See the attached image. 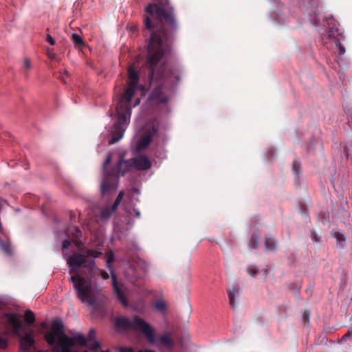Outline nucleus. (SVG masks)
<instances>
[{
	"label": "nucleus",
	"mask_w": 352,
	"mask_h": 352,
	"mask_svg": "<svg viewBox=\"0 0 352 352\" xmlns=\"http://www.w3.org/2000/svg\"><path fill=\"white\" fill-rule=\"evenodd\" d=\"M52 330L45 335V340L50 345L57 343L59 349L56 352H73L72 347L76 345L87 346L91 350H97L100 348V343L95 341L93 344L87 343L96 338L94 329H90L87 340L82 333H78L73 337H69L64 333V325L60 320L52 322Z\"/></svg>",
	"instance_id": "nucleus-1"
},
{
	"label": "nucleus",
	"mask_w": 352,
	"mask_h": 352,
	"mask_svg": "<svg viewBox=\"0 0 352 352\" xmlns=\"http://www.w3.org/2000/svg\"><path fill=\"white\" fill-rule=\"evenodd\" d=\"M128 73V87L122 94L116 108L118 123L115 128L116 131L118 130V135H114L109 140V144H115L122 139L124 135L123 127L128 124L130 121L131 109L138 105L140 102V99L137 98L134 104L131 105V100L135 94V87L139 82V76L132 67L129 68Z\"/></svg>",
	"instance_id": "nucleus-2"
},
{
	"label": "nucleus",
	"mask_w": 352,
	"mask_h": 352,
	"mask_svg": "<svg viewBox=\"0 0 352 352\" xmlns=\"http://www.w3.org/2000/svg\"><path fill=\"white\" fill-rule=\"evenodd\" d=\"M116 328L118 330L133 329L140 332L145 335L150 343L157 344L160 346L170 348L173 345L170 334L165 333L157 340L155 329L139 316H135L131 320L124 317L118 318L116 320Z\"/></svg>",
	"instance_id": "nucleus-3"
},
{
	"label": "nucleus",
	"mask_w": 352,
	"mask_h": 352,
	"mask_svg": "<svg viewBox=\"0 0 352 352\" xmlns=\"http://www.w3.org/2000/svg\"><path fill=\"white\" fill-rule=\"evenodd\" d=\"M168 50L167 43L162 39L157 32H153L148 43V59L146 65L149 69V77L151 81L160 77L163 72V57Z\"/></svg>",
	"instance_id": "nucleus-4"
},
{
	"label": "nucleus",
	"mask_w": 352,
	"mask_h": 352,
	"mask_svg": "<svg viewBox=\"0 0 352 352\" xmlns=\"http://www.w3.org/2000/svg\"><path fill=\"white\" fill-rule=\"evenodd\" d=\"M71 280L76 290L77 296L81 302L94 305L97 299L98 292L91 287V282L79 275L72 276Z\"/></svg>",
	"instance_id": "nucleus-5"
},
{
	"label": "nucleus",
	"mask_w": 352,
	"mask_h": 352,
	"mask_svg": "<svg viewBox=\"0 0 352 352\" xmlns=\"http://www.w3.org/2000/svg\"><path fill=\"white\" fill-rule=\"evenodd\" d=\"M5 320L12 327V333L20 338L21 348L23 350H28L34 344V338L31 334H26L24 337L21 336L23 327L20 316L8 314L6 315Z\"/></svg>",
	"instance_id": "nucleus-6"
},
{
	"label": "nucleus",
	"mask_w": 352,
	"mask_h": 352,
	"mask_svg": "<svg viewBox=\"0 0 352 352\" xmlns=\"http://www.w3.org/2000/svg\"><path fill=\"white\" fill-rule=\"evenodd\" d=\"M163 8L156 4L150 3L145 9V11L153 18L162 20L169 24L173 28L176 26L173 9L169 6V0H164Z\"/></svg>",
	"instance_id": "nucleus-7"
},
{
	"label": "nucleus",
	"mask_w": 352,
	"mask_h": 352,
	"mask_svg": "<svg viewBox=\"0 0 352 352\" xmlns=\"http://www.w3.org/2000/svg\"><path fill=\"white\" fill-rule=\"evenodd\" d=\"M102 253L98 251L94 250H89L87 252V255L81 254H76L70 256L67 259V263L69 265L71 270H76L79 269L82 265L85 266H90L91 267L95 263L94 260L87 261V256H92L94 258H98Z\"/></svg>",
	"instance_id": "nucleus-8"
},
{
	"label": "nucleus",
	"mask_w": 352,
	"mask_h": 352,
	"mask_svg": "<svg viewBox=\"0 0 352 352\" xmlns=\"http://www.w3.org/2000/svg\"><path fill=\"white\" fill-rule=\"evenodd\" d=\"M120 166H133L136 169L139 170H148L151 166V162L148 157L146 155H140L132 160L125 161L120 163Z\"/></svg>",
	"instance_id": "nucleus-9"
},
{
	"label": "nucleus",
	"mask_w": 352,
	"mask_h": 352,
	"mask_svg": "<svg viewBox=\"0 0 352 352\" xmlns=\"http://www.w3.org/2000/svg\"><path fill=\"white\" fill-rule=\"evenodd\" d=\"M113 255L111 253H110L107 256V265L108 268L111 270L112 281H113V283H112L113 287L114 292H116V296H117L118 298L119 299V300L122 302V304L124 306L126 307L128 305V303H127L125 292L124 291H122L120 288L118 287V283H117V280H116V276L113 274L112 270H111V263L113 261Z\"/></svg>",
	"instance_id": "nucleus-10"
},
{
	"label": "nucleus",
	"mask_w": 352,
	"mask_h": 352,
	"mask_svg": "<svg viewBox=\"0 0 352 352\" xmlns=\"http://www.w3.org/2000/svg\"><path fill=\"white\" fill-rule=\"evenodd\" d=\"M157 131V129L153 126L152 131H150L148 134L142 137L136 144V150L140 151L146 148L150 144L153 136Z\"/></svg>",
	"instance_id": "nucleus-11"
},
{
	"label": "nucleus",
	"mask_w": 352,
	"mask_h": 352,
	"mask_svg": "<svg viewBox=\"0 0 352 352\" xmlns=\"http://www.w3.org/2000/svg\"><path fill=\"white\" fill-rule=\"evenodd\" d=\"M150 98L155 100L157 103H165L168 101V98L164 95L162 87H157L151 94Z\"/></svg>",
	"instance_id": "nucleus-12"
},
{
	"label": "nucleus",
	"mask_w": 352,
	"mask_h": 352,
	"mask_svg": "<svg viewBox=\"0 0 352 352\" xmlns=\"http://www.w3.org/2000/svg\"><path fill=\"white\" fill-rule=\"evenodd\" d=\"M333 236L336 239L338 245L342 246L344 244L345 237L344 234L339 230H333Z\"/></svg>",
	"instance_id": "nucleus-13"
},
{
	"label": "nucleus",
	"mask_w": 352,
	"mask_h": 352,
	"mask_svg": "<svg viewBox=\"0 0 352 352\" xmlns=\"http://www.w3.org/2000/svg\"><path fill=\"white\" fill-rule=\"evenodd\" d=\"M72 40L76 45L78 47H82L85 45L83 39L81 36L77 34H73L72 36Z\"/></svg>",
	"instance_id": "nucleus-14"
},
{
	"label": "nucleus",
	"mask_w": 352,
	"mask_h": 352,
	"mask_svg": "<svg viewBox=\"0 0 352 352\" xmlns=\"http://www.w3.org/2000/svg\"><path fill=\"white\" fill-rule=\"evenodd\" d=\"M111 210H113V206L111 207H107L104 208L101 212V217L102 219L109 218L111 216V214L116 211Z\"/></svg>",
	"instance_id": "nucleus-15"
},
{
	"label": "nucleus",
	"mask_w": 352,
	"mask_h": 352,
	"mask_svg": "<svg viewBox=\"0 0 352 352\" xmlns=\"http://www.w3.org/2000/svg\"><path fill=\"white\" fill-rule=\"evenodd\" d=\"M24 318H25V320L28 323H30V324L33 323L34 322V320H35L34 314L30 310H28V311H25Z\"/></svg>",
	"instance_id": "nucleus-16"
},
{
	"label": "nucleus",
	"mask_w": 352,
	"mask_h": 352,
	"mask_svg": "<svg viewBox=\"0 0 352 352\" xmlns=\"http://www.w3.org/2000/svg\"><path fill=\"white\" fill-rule=\"evenodd\" d=\"M154 307L155 309H157L158 311H160L162 313H164V311L166 309V304L165 303V302H164L162 300L157 301L154 304Z\"/></svg>",
	"instance_id": "nucleus-17"
},
{
	"label": "nucleus",
	"mask_w": 352,
	"mask_h": 352,
	"mask_svg": "<svg viewBox=\"0 0 352 352\" xmlns=\"http://www.w3.org/2000/svg\"><path fill=\"white\" fill-rule=\"evenodd\" d=\"M249 246L253 249L257 248L258 246V236L257 234H253L250 242Z\"/></svg>",
	"instance_id": "nucleus-18"
},
{
	"label": "nucleus",
	"mask_w": 352,
	"mask_h": 352,
	"mask_svg": "<svg viewBox=\"0 0 352 352\" xmlns=\"http://www.w3.org/2000/svg\"><path fill=\"white\" fill-rule=\"evenodd\" d=\"M0 245L1 247L2 250L6 253L7 254H11L12 248L10 244L9 243H4L2 240L0 239Z\"/></svg>",
	"instance_id": "nucleus-19"
},
{
	"label": "nucleus",
	"mask_w": 352,
	"mask_h": 352,
	"mask_svg": "<svg viewBox=\"0 0 352 352\" xmlns=\"http://www.w3.org/2000/svg\"><path fill=\"white\" fill-rule=\"evenodd\" d=\"M265 246L268 250H274L276 248L274 240L272 238H266Z\"/></svg>",
	"instance_id": "nucleus-20"
},
{
	"label": "nucleus",
	"mask_w": 352,
	"mask_h": 352,
	"mask_svg": "<svg viewBox=\"0 0 352 352\" xmlns=\"http://www.w3.org/2000/svg\"><path fill=\"white\" fill-rule=\"evenodd\" d=\"M123 197H124V192L122 191H120L113 205V210H116L118 206L120 205V202L122 201V199H123Z\"/></svg>",
	"instance_id": "nucleus-21"
},
{
	"label": "nucleus",
	"mask_w": 352,
	"mask_h": 352,
	"mask_svg": "<svg viewBox=\"0 0 352 352\" xmlns=\"http://www.w3.org/2000/svg\"><path fill=\"white\" fill-rule=\"evenodd\" d=\"M228 297H229V300H230V305L234 307L236 305L235 300H234V298H235V290H234V289H232V290H230V292L228 293Z\"/></svg>",
	"instance_id": "nucleus-22"
},
{
	"label": "nucleus",
	"mask_w": 352,
	"mask_h": 352,
	"mask_svg": "<svg viewBox=\"0 0 352 352\" xmlns=\"http://www.w3.org/2000/svg\"><path fill=\"white\" fill-rule=\"evenodd\" d=\"M110 188H111V186L109 185L107 182H103L102 183V184H101V192H102V194H104Z\"/></svg>",
	"instance_id": "nucleus-23"
},
{
	"label": "nucleus",
	"mask_w": 352,
	"mask_h": 352,
	"mask_svg": "<svg viewBox=\"0 0 352 352\" xmlns=\"http://www.w3.org/2000/svg\"><path fill=\"white\" fill-rule=\"evenodd\" d=\"M8 346V340L0 337V349H6Z\"/></svg>",
	"instance_id": "nucleus-24"
},
{
	"label": "nucleus",
	"mask_w": 352,
	"mask_h": 352,
	"mask_svg": "<svg viewBox=\"0 0 352 352\" xmlns=\"http://www.w3.org/2000/svg\"><path fill=\"white\" fill-rule=\"evenodd\" d=\"M144 22H145V26H146V29L151 30H152V23H151V19H150V17L149 16L146 17Z\"/></svg>",
	"instance_id": "nucleus-25"
},
{
	"label": "nucleus",
	"mask_w": 352,
	"mask_h": 352,
	"mask_svg": "<svg viewBox=\"0 0 352 352\" xmlns=\"http://www.w3.org/2000/svg\"><path fill=\"white\" fill-rule=\"evenodd\" d=\"M111 160V154L109 153L107 159L104 162V164H103L104 170L105 169V166L110 163Z\"/></svg>",
	"instance_id": "nucleus-26"
},
{
	"label": "nucleus",
	"mask_w": 352,
	"mask_h": 352,
	"mask_svg": "<svg viewBox=\"0 0 352 352\" xmlns=\"http://www.w3.org/2000/svg\"><path fill=\"white\" fill-rule=\"evenodd\" d=\"M47 41L52 45H54L56 43L54 38L50 34L47 35Z\"/></svg>",
	"instance_id": "nucleus-27"
},
{
	"label": "nucleus",
	"mask_w": 352,
	"mask_h": 352,
	"mask_svg": "<svg viewBox=\"0 0 352 352\" xmlns=\"http://www.w3.org/2000/svg\"><path fill=\"white\" fill-rule=\"evenodd\" d=\"M23 63H24L25 67L27 69H30L31 68V63H30V61L28 59H27V58L24 59Z\"/></svg>",
	"instance_id": "nucleus-28"
},
{
	"label": "nucleus",
	"mask_w": 352,
	"mask_h": 352,
	"mask_svg": "<svg viewBox=\"0 0 352 352\" xmlns=\"http://www.w3.org/2000/svg\"><path fill=\"white\" fill-rule=\"evenodd\" d=\"M119 350L120 352H133V349L131 347H120Z\"/></svg>",
	"instance_id": "nucleus-29"
},
{
	"label": "nucleus",
	"mask_w": 352,
	"mask_h": 352,
	"mask_svg": "<svg viewBox=\"0 0 352 352\" xmlns=\"http://www.w3.org/2000/svg\"><path fill=\"white\" fill-rule=\"evenodd\" d=\"M70 242L68 240H65L63 242V249H67L69 247Z\"/></svg>",
	"instance_id": "nucleus-30"
},
{
	"label": "nucleus",
	"mask_w": 352,
	"mask_h": 352,
	"mask_svg": "<svg viewBox=\"0 0 352 352\" xmlns=\"http://www.w3.org/2000/svg\"><path fill=\"white\" fill-rule=\"evenodd\" d=\"M47 54L48 56H49L50 58H52V59L55 58V56H55V54H54V53H53V52H52V51H50V50H47Z\"/></svg>",
	"instance_id": "nucleus-31"
},
{
	"label": "nucleus",
	"mask_w": 352,
	"mask_h": 352,
	"mask_svg": "<svg viewBox=\"0 0 352 352\" xmlns=\"http://www.w3.org/2000/svg\"><path fill=\"white\" fill-rule=\"evenodd\" d=\"M100 274L103 278V279H107L109 278L108 274L104 271H101Z\"/></svg>",
	"instance_id": "nucleus-32"
},
{
	"label": "nucleus",
	"mask_w": 352,
	"mask_h": 352,
	"mask_svg": "<svg viewBox=\"0 0 352 352\" xmlns=\"http://www.w3.org/2000/svg\"><path fill=\"white\" fill-rule=\"evenodd\" d=\"M338 47H339V50H340V53L344 54L345 52L344 47L340 43H338Z\"/></svg>",
	"instance_id": "nucleus-33"
},
{
	"label": "nucleus",
	"mask_w": 352,
	"mask_h": 352,
	"mask_svg": "<svg viewBox=\"0 0 352 352\" xmlns=\"http://www.w3.org/2000/svg\"><path fill=\"white\" fill-rule=\"evenodd\" d=\"M75 231H76V236H78L81 234V232L79 229H78L77 228H75Z\"/></svg>",
	"instance_id": "nucleus-34"
},
{
	"label": "nucleus",
	"mask_w": 352,
	"mask_h": 352,
	"mask_svg": "<svg viewBox=\"0 0 352 352\" xmlns=\"http://www.w3.org/2000/svg\"><path fill=\"white\" fill-rule=\"evenodd\" d=\"M138 352H154L153 350L140 351Z\"/></svg>",
	"instance_id": "nucleus-35"
},
{
	"label": "nucleus",
	"mask_w": 352,
	"mask_h": 352,
	"mask_svg": "<svg viewBox=\"0 0 352 352\" xmlns=\"http://www.w3.org/2000/svg\"><path fill=\"white\" fill-rule=\"evenodd\" d=\"M135 214H136V216H137L138 217H139L140 216V211H138V210H137V211L135 212Z\"/></svg>",
	"instance_id": "nucleus-36"
},
{
	"label": "nucleus",
	"mask_w": 352,
	"mask_h": 352,
	"mask_svg": "<svg viewBox=\"0 0 352 352\" xmlns=\"http://www.w3.org/2000/svg\"><path fill=\"white\" fill-rule=\"evenodd\" d=\"M124 175V172L123 171V172L120 174V175Z\"/></svg>",
	"instance_id": "nucleus-37"
},
{
	"label": "nucleus",
	"mask_w": 352,
	"mask_h": 352,
	"mask_svg": "<svg viewBox=\"0 0 352 352\" xmlns=\"http://www.w3.org/2000/svg\"><path fill=\"white\" fill-rule=\"evenodd\" d=\"M101 352H109L108 350L107 351H102Z\"/></svg>",
	"instance_id": "nucleus-38"
}]
</instances>
